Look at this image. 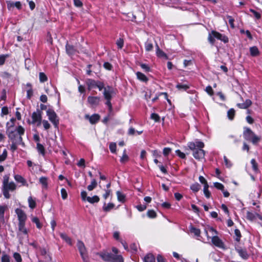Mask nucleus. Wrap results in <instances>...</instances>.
<instances>
[{
    "mask_svg": "<svg viewBox=\"0 0 262 262\" xmlns=\"http://www.w3.org/2000/svg\"><path fill=\"white\" fill-rule=\"evenodd\" d=\"M9 174L3 177V189L13 191L16 188V185L13 182H9Z\"/></svg>",
    "mask_w": 262,
    "mask_h": 262,
    "instance_id": "f257e3e1",
    "label": "nucleus"
},
{
    "mask_svg": "<svg viewBox=\"0 0 262 262\" xmlns=\"http://www.w3.org/2000/svg\"><path fill=\"white\" fill-rule=\"evenodd\" d=\"M188 146L190 149L193 151V156L196 159H201L204 157L205 151L203 149H196L193 142H189L188 144Z\"/></svg>",
    "mask_w": 262,
    "mask_h": 262,
    "instance_id": "f03ea898",
    "label": "nucleus"
},
{
    "mask_svg": "<svg viewBox=\"0 0 262 262\" xmlns=\"http://www.w3.org/2000/svg\"><path fill=\"white\" fill-rule=\"evenodd\" d=\"M77 246L83 262H89L87 251L84 243L80 241H78Z\"/></svg>",
    "mask_w": 262,
    "mask_h": 262,
    "instance_id": "7ed1b4c3",
    "label": "nucleus"
},
{
    "mask_svg": "<svg viewBox=\"0 0 262 262\" xmlns=\"http://www.w3.org/2000/svg\"><path fill=\"white\" fill-rule=\"evenodd\" d=\"M17 133L19 135V139L18 141H11L12 144L10 146V148L12 151H14L17 149V145L20 144L22 142L21 136L25 133V128L21 125H19L17 129Z\"/></svg>",
    "mask_w": 262,
    "mask_h": 262,
    "instance_id": "20e7f679",
    "label": "nucleus"
},
{
    "mask_svg": "<svg viewBox=\"0 0 262 262\" xmlns=\"http://www.w3.org/2000/svg\"><path fill=\"white\" fill-rule=\"evenodd\" d=\"M47 115L50 121L53 124L55 127H57L59 124V120L56 113L51 109L47 111Z\"/></svg>",
    "mask_w": 262,
    "mask_h": 262,
    "instance_id": "39448f33",
    "label": "nucleus"
},
{
    "mask_svg": "<svg viewBox=\"0 0 262 262\" xmlns=\"http://www.w3.org/2000/svg\"><path fill=\"white\" fill-rule=\"evenodd\" d=\"M41 111L39 110H37L32 114V124H36L37 126H39L41 123Z\"/></svg>",
    "mask_w": 262,
    "mask_h": 262,
    "instance_id": "423d86ee",
    "label": "nucleus"
},
{
    "mask_svg": "<svg viewBox=\"0 0 262 262\" xmlns=\"http://www.w3.org/2000/svg\"><path fill=\"white\" fill-rule=\"evenodd\" d=\"M17 127L15 130H8L6 132L7 135L11 141H18L19 139V135L17 131Z\"/></svg>",
    "mask_w": 262,
    "mask_h": 262,
    "instance_id": "0eeeda50",
    "label": "nucleus"
},
{
    "mask_svg": "<svg viewBox=\"0 0 262 262\" xmlns=\"http://www.w3.org/2000/svg\"><path fill=\"white\" fill-rule=\"evenodd\" d=\"M15 212L18 217V219L19 221L18 223H25L26 220L27 219V215L24 212V211L20 209L17 208L15 210Z\"/></svg>",
    "mask_w": 262,
    "mask_h": 262,
    "instance_id": "6e6552de",
    "label": "nucleus"
},
{
    "mask_svg": "<svg viewBox=\"0 0 262 262\" xmlns=\"http://www.w3.org/2000/svg\"><path fill=\"white\" fill-rule=\"evenodd\" d=\"M28 230L25 227V223H18V231L17 232V235L19 236H27Z\"/></svg>",
    "mask_w": 262,
    "mask_h": 262,
    "instance_id": "1a4fd4ad",
    "label": "nucleus"
},
{
    "mask_svg": "<svg viewBox=\"0 0 262 262\" xmlns=\"http://www.w3.org/2000/svg\"><path fill=\"white\" fill-rule=\"evenodd\" d=\"M212 36L216 38V39L220 40L222 41H223L224 43H227L228 42V37L225 36V35L222 34L220 33L219 32H217L215 31H212Z\"/></svg>",
    "mask_w": 262,
    "mask_h": 262,
    "instance_id": "9d476101",
    "label": "nucleus"
},
{
    "mask_svg": "<svg viewBox=\"0 0 262 262\" xmlns=\"http://www.w3.org/2000/svg\"><path fill=\"white\" fill-rule=\"evenodd\" d=\"M211 242L214 246L220 248H223L224 247L223 242L217 236L213 235L211 238Z\"/></svg>",
    "mask_w": 262,
    "mask_h": 262,
    "instance_id": "9b49d317",
    "label": "nucleus"
},
{
    "mask_svg": "<svg viewBox=\"0 0 262 262\" xmlns=\"http://www.w3.org/2000/svg\"><path fill=\"white\" fill-rule=\"evenodd\" d=\"M254 134L249 128H245L243 133L244 138L248 141H250Z\"/></svg>",
    "mask_w": 262,
    "mask_h": 262,
    "instance_id": "f8f14e48",
    "label": "nucleus"
},
{
    "mask_svg": "<svg viewBox=\"0 0 262 262\" xmlns=\"http://www.w3.org/2000/svg\"><path fill=\"white\" fill-rule=\"evenodd\" d=\"M113 93V89L112 88L107 86L104 88L103 95L105 99H111Z\"/></svg>",
    "mask_w": 262,
    "mask_h": 262,
    "instance_id": "ddd939ff",
    "label": "nucleus"
},
{
    "mask_svg": "<svg viewBox=\"0 0 262 262\" xmlns=\"http://www.w3.org/2000/svg\"><path fill=\"white\" fill-rule=\"evenodd\" d=\"M99 255L104 261L112 262L113 254L107 252H103L99 254Z\"/></svg>",
    "mask_w": 262,
    "mask_h": 262,
    "instance_id": "4468645a",
    "label": "nucleus"
},
{
    "mask_svg": "<svg viewBox=\"0 0 262 262\" xmlns=\"http://www.w3.org/2000/svg\"><path fill=\"white\" fill-rule=\"evenodd\" d=\"M7 7L9 10H11L15 7L18 9H20L21 8V4L20 2L8 1L7 2Z\"/></svg>",
    "mask_w": 262,
    "mask_h": 262,
    "instance_id": "2eb2a0df",
    "label": "nucleus"
},
{
    "mask_svg": "<svg viewBox=\"0 0 262 262\" xmlns=\"http://www.w3.org/2000/svg\"><path fill=\"white\" fill-rule=\"evenodd\" d=\"M100 98L98 97L89 96L88 98V102L92 105H98L100 102Z\"/></svg>",
    "mask_w": 262,
    "mask_h": 262,
    "instance_id": "dca6fc26",
    "label": "nucleus"
},
{
    "mask_svg": "<svg viewBox=\"0 0 262 262\" xmlns=\"http://www.w3.org/2000/svg\"><path fill=\"white\" fill-rule=\"evenodd\" d=\"M237 252L238 253L239 256L243 259H247L249 255L245 249H242L241 248H237L236 249Z\"/></svg>",
    "mask_w": 262,
    "mask_h": 262,
    "instance_id": "f3484780",
    "label": "nucleus"
},
{
    "mask_svg": "<svg viewBox=\"0 0 262 262\" xmlns=\"http://www.w3.org/2000/svg\"><path fill=\"white\" fill-rule=\"evenodd\" d=\"M66 48L67 53L70 56L74 55L77 52L76 49L72 45L67 44Z\"/></svg>",
    "mask_w": 262,
    "mask_h": 262,
    "instance_id": "a211bd4d",
    "label": "nucleus"
},
{
    "mask_svg": "<svg viewBox=\"0 0 262 262\" xmlns=\"http://www.w3.org/2000/svg\"><path fill=\"white\" fill-rule=\"evenodd\" d=\"M85 117L89 119V121L91 124L96 123L97 121H99L100 119V116L98 114H94L90 117L89 115H86Z\"/></svg>",
    "mask_w": 262,
    "mask_h": 262,
    "instance_id": "6ab92c4d",
    "label": "nucleus"
},
{
    "mask_svg": "<svg viewBox=\"0 0 262 262\" xmlns=\"http://www.w3.org/2000/svg\"><path fill=\"white\" fill-rule=\"evenodd\" d=\"M156 54L159 57L164 58L166 59H168L167 55L160 49L159 46L156 43Z\"/></svg>",
    "mask_w": 262,
    "mask_h": 262,
    "instance_id": "aec40b11",
    "label": "nucleus"
},
{
    "mask_svg": "<svg viewBox=\"0 0 262 262\" xmlns=\"http://www.w3.org/2000/svg\"><path fill=\"white\" fill-rule=\"evenodd\" d=\"M145 49L146 52H150L153 50L154 45L150 39H148L145 42Z\"/></svg>",
    "mask_w": 262,
    "mask_h": 262,
    "instance_id": "412c9836",
    "label": "nucleus"
},
{
    "mask_svg": "<svg viewBox=\"0 0 262 262\" xmlns=\"http://www.w3.org/2000/svg\"><path fill=\"white\" fill-rule=\"evenodd\" d=\"M15 119L11 118L10 121L8 122L6 124V132H8V130H15L16 128L14 127V122Z\"/></svg>",
    "mask_w": 262,
    "mask_h": 262,
    "instance_id": "4be33fe9",
    "label": "nucleus"
},
{
    "mask_svg": "<svg viewBox=\"0 0 262 262\" xmlns=\"http://www.w3.org/2000/svg\"><path fill=\"white\" fill-rule=\"evenodd\" d=\"M252 104V102L250 99H247L245 102L237 104L239 108L242 109H246Z\"/></svg>",
    "mask_w": 262,
    "mask_h": 262,
    "instance_id": "5701e85b",
    "label": "nucleus"
},
{
    "mask_svg": "<svg viewBox=\"0 0 262 262\" xmlns=\"http://www.w3.org/2000/svg\"><path fill=\"white\" fill-rule=\"evenodd\" d=\"M14 178L16 182L21 183L22 185H27L26 180L21 176L16 174L14 176Z\"/></svg>",
    "mask_w": 262,
    "mask_h": 262,
    "instance_id": "b1692460",
    "label": "nucleus"
},
{
    "mask_svg": "<svg viewBox=\"0 0 262 262\" xmlns=\"http://www.w3.org/2000/svg\"><path fill=\"white\" fill-rule=\"evenodd\" d=\"M258 215H259L257 213H256L254 212H251L250 211H247L246 217L247 219H248L250 221H253L254 219H255L256 217H257L258 218Z\"/></svg>",
    "mask_w": 262,
    "mask_h": 262,
    "instance_id": "393cba45",
    "label": "nucleus"
},
{
    "mask_svg": "<svg viewBox=\"0 0 262 262\" xmlns=\"http://www.w3.org/2000/svg\"><path fill=\"white\" fill-rule=\"evenodd\" d=\"M136 75L137 77V78L143 82H147L148 81L147 77L143 73L140 72H137L136 73Z\"/></svg>",
    "mask_w": 262,
    "mask_h": 262,
    "instance_id": "a878e982",
    "label": "nucleus"
},
{
    "mask_svg": "<svg viewBox=\"0 0 262 262\" xmlns=\"http://www.w3.org/2000/svg\"><path fill=\"white\" fill-rule=\"evenodd\" d=\"M144 262H155V258L154 256L151 254H147L144 258Z\"/></svg>",
    "mask_w": 262,
    "mask_h": 262,
    "instance_id": "bb28decb",
    "label": "nucleus"
},
{
    "mask_svg": "<svg viewBox=\"0 0 262 262\" xmlns=\"http://www.w3.org/2000/svg\"><path fill=\"white\" fill-rule=\"evenodd\" d=\"M29 207L33 209L36 207V203L35 201L32 198V196H29L28 199Z\"/></svg>",
    "mask_w": 262,
    "mask_h": 262,
    "instance_id": "cd10ccee",
    "label": "nucleus"
},
{
    "mask_svg": "<svg viewBox=\"0 0 262 262\" xmlns=\"http://www.w3.org/2000/svg\"><path fill=\"white\" fill-rule=\"evenodd\" d=\"M100 200V199L98 196L94 195L93 197H88L87 201L91 204H94L95 203H98Z\"/></svg>",
    "mask_w": 262,
    "mask_h": 262,
    "instance_id": "c85d7f7f",
    "label": "nucleus"
},
{
    "mask_svg": "<svg viewBox=\"0 0 262 262\" xmlns=\"http://www.w3.org/2000/svg\"><path fill=\"white\" fill-rule=\"evenodd\" d=\"M60 236L61 238L63 239L66 243L70 245H72L71 238L69 237L67 234L63 233H60Z\"/></svg>",
    "mask_w": 262,
    "mask_h": 262,
    "instance_id": "c756f323",
    "label": "nucleus"
},
{
    "mask_svg": "<svg viewBox=\"0 0 262 262\" xmlns=\"http://www.w3.org/2000/svg\"><path fill=\"white\" fill-rule=\"evenodd\" d=\"M250 54L252 56H256L259 55V51L256 47H252L250 48Z\"/></svg>",
    "mask_w": 262,
    "mask_h": 262,
    "instance_id": "7c9ffc66",
    "label": "nucleus"
},
{
    "mask_svg": "<svg viewBox=\"0 0 262 262\" xmlns=\"http://www.w3.org/2000/svg\"><path fill=\"white\" fill-rule=\"evenodd\" d=\"M97 182L96 180L93 179L92 180L91 184L88 186L87 189L89 191H92L97 187Z\"/></svg>",
    "mask_w": 262,
    "mask_h": 262,
    "instance_id": "2f4dec72",
    "label": "nucleus"
},
{
    "mask_svg": "<svg viewBox=\"0 0 262 262\" xmlns=\"http://www.w3.org/2000/svg\"><path fill=\"white\" fill-rule=\"evenodd\" d=\"M114 207L115 205L113 203H110L107 204L106 205L105 203H104V206L103 207V209L104 211L108 212L113 208H114Z\"/></svg>",
    "mask_w": 262,
    "mask_h": 262,
    "instance_id": "473e14b6",
    "label": "nucleus"
},
{
    "mask_svg": "<svg viewBox=\"0 0 262 262\" xmlns=\"http://www.w3.org/2000/svg\"><path fill=\"white\" fill-rule=\"evenodd\" d=\"M97 82L92 79H88L86 81V84L88 85L89 89H91L92 88H95L97 84Z\"/></svg>",
    "mask_w": 262,
    "mask_h": 262,
    "instance_id": "72a5a7b5",
    "label": "nucleus"
},
{
    "mask_svg": "<svg viewBox=\"0 0 262 262\" xmlns=\"http://www.w3.org/2000/svg\"><path fill=\"white\" fill-rule=\"evenodd\" d=\"M112 262H123V259L120 255H113Z\"/></svg>",
    "mask_w": 262,
    "mask_h": 262,
    "instance_id": "f704fd0d",
    "label": "nucleus"
},
{
    "mask_svg": "<svg viewBox=\"0 0 262 262\" xmlns=\"http://www.w3.org/2000/svg\"><path fill=\"white\" fill-rule=\"evenodd\" d=\"M7 209V206H0V219L4 221V213Z\"/></svg>",
    "mask_w": 262,
    "mask_h": 262,
    "instance_id": "c9c22d12",
    "label": "nucleus"
},
{
    "mask_svg": "<svg viewBox=\"0 0 262 262\" xmlns=\"http://www.w3.org/2000/svg\"><path fill=\"white\" fill-rule=\"evenodd\" d=\"M227 116L229 119L233 120L235 116V110L233 108H230L227 112Z\"/></svg>",
    "mask_w": 262,
    "mask_h": 262,
    "instance_id": "e433bc0d",
    "label": "nucleus"
},
{
    "mask_svg": "<svg viewBox=\"0 0 262 262\" xmlns=\"http://www.w3.org/2000/svg\"><path fill=\"white\" fill-rule=\"evenodd\" d=\"M48 179L46 177H42L39 179V182L42 184L44 188H47L48 186Z\"/></svg>",
    "mask_w": 262,
    "mask_h": 262,
    "instance_id": "4c0bfd02",
    "label": "nucleus"
},
{
    "mask_svg": "<svg viewBox=\"0 0 262 262\" xmlns=\"http://www.w3.org/2000/svg\"><path fill=\"white\" fill-rule=\"evenodd\" d=\"M32 221L36 224L37 228H41L42 224L40 223L39 219L37 217H32Z\"/></svg>",
    "mask_w": 262,
    "mask_h": 262,
    "instance_id": "58836bf2",
    "label": "nucleus"
},
{
    "mask_svg": "<svg viewBox=\"0 0 262 262\" xmlns=\"http://www.w3.org/2000/svg\"><path fill=\"white\" fill-rule=\"evenodd\" d=\"M37 149L40 154L42 155H45V148L43 146L39 143H37Z\"/></svg>",
    "mask_w": 262,
    "mask_h": 262,
    "instance_id": "ea45409f",
    "label": "nucleus"
},
{
    "mask_svg": "<svg viewBox=\"0 0 262 262\" xmlns=\"http://www.w3.org/2000/svg\"><path fill=\"white\" fill-rule=\"evenodd\" d=\"M190 231L191 233H193L195 236H200V233H201V231H200V229L194 228V227H191L190 228Z\"/></svg>",
    "mask_w": 262,
    "mask_h": 262,
    "instance_id": "a19ab883",
    "label": "nucleus"
},
{
    "mask_svg": "<svg viewBox=\"0 0 262 262\" xmlns=\"http://www.w3.org/2000/svg\"><path fill=\"white\" fill-rule=\"evenodd\" d=\"M200 185L198 183H194L190 186L191 189L194 192H198L200 190Z\"/></svg>",
    "mask_w": 262,
    "mask_h": 262,
    "instance_id": "79ce46f5",
    "label": "nucleus"
},
{
    "mask_svg": "<svg viewBox=\"0 0 262 262\" xmlns=\"http://www.w3.org/2000/svg\"><path fill=\"white\" fill-rule=\"evenodd\" d=\"M209 186L208 184L204 186V193L206 198H209L210 196V192L208 190Z\"/></svg>",
    "mask_w": 262,
    "mask_h": 262,
    "instance_id": "37998d69",
    "label": "nucleus"
},
{
    "mask_svg": "<svg viewBox=\"0 0 262 262\" xmlns=\"http://www.w3.org/2000/svg\"><path fill=\"white\" fill-rule=\"evenodd\" d=\"M193 144L196 149H202L204 147V143L201 141H197L195 143L193 142Z\"/></svg>",
    "mask_w": 262,
    "mask_h": 262,
    "instance_id": "c03bdc74",
    "label": "nucleus"
},
{
    "mask_svg": "<svg viewBox=\"0 0 262 262\" xmlns=\"http://www.w3.org/2000/svg\"><path fill=\"white\" fill-rule=\"evenodd\" d=\"M128 160V157L126 154V150L124 149L123 151V154L122 157L120 159V162L121 163H125L127 162Z\"/></svg>",
    "mask_w": 262,
    "mask_h": 262,
    "instance_id": "a18cd8bd",
    "label": "nucleus"
},
{
    "mask_svg": "<svg viewBox=\"0 0 262 262\" xmlns=\"http://www.w3.org/2000/svg\"><path fill=\"white\" fill-rule=\"evenodd\" d=\"M117 195L118 200L120 202H124L125 200V196L123 194L119 191L117 192Z\"/></svg>",
    "mask_w": 262,
    "mask_h": 262,
    "instance_id": "49530a36",
    "label": "nucleus"
},
{
    "mask_svg": "<svg viewBox=\"0 0 262 262\" xmlns=\"http://www.w3.org/2000/svg\"><path fill=\"white\" fill-rule=\"evenodd\" d=\"M39 80L41 82H45L47 80V76L42 72H40L39 75Z\"/></svg>",
    "mask_w": 262,
    "mask_h": 262,
    "instance_id": "de8ad7c7",
    "label": "nucleus"
},
{
    "mask_svg": "<svg viewBox=\"0 0 262 262\" xmlns=\"http://www.w3.org/2000/svg\"><path fill=\"white\" fill-rule=\"evenodd\" d=\"M213 185L216 188L221 190V191H223L224 189V185L220 183L215 182L213 183Z\"/></svg>",
    "mask_w": 262,
    "mask_h": 262,
    "instance_id": "09e8293b",
    "label": "nucleus"
},
{
    "mask_svg": "<svg viewBox=\"0 0 262 262\" xmlns=\"http://www.w3.org/2000/svg\"><path fill=\"white\" fill-rule=\"evenodd\" d=\"M260 139V138L259 137L254 134L250 141L252 142L253 144H255L259 141Z\"/></svg>",
    "mask_w": 262,
    "mask_h": 262,
    "instance_id": "8fccbe9b",
    "label": "nucleus"
},
{
    "mask_svg": "<svg viewBox=\"0 0 262 262\" xmlns=\"http://www.w3.org/2000/svg\"><path fill=\"white\" fill-rule=\"evenodd\" d=\"M147 216L150 218H155L156 217V213L153 210H148L147 212Z\"/></svg>",
    "mask_w": 262,
    "mask_h": 262,
    "instance_id": "3c124183",
    "label": "nucleus"
},
{
    "mask_svg": "<svg viewBox=\"0 0 262 262\" xmlns=\"http://www.w3.org/2000/svg\"><path fill=\"white\" fill-rule=\"evenodd\" d=\"M176 88L180 90H186L187 89H188L189 88V86L186 84H182L179 83L176 85Z\"/></svg>",
    "mask_w": 262,
    "mask_h": 262,
    "instance_id": "603ef678",
    "label": "nucleus"
},
{
    "mask_svg": "<svg viewBox=\"0 0 262 262\" xmlns=\"http://www.w3.org/2000/svg\"><path fill=\"white\" fill-rule=\"evenodd\" d=\"M7 157V151L5 149L3 150L2 155H0V162L4 161Z\"/></svg>",
    "mask_w": 262,
    "mask_h": 262,
    "instance_id": "864d4df0",
    "label": "nucleus"
},
{
    "mask_svg": "<svg viewBox=\"0 0 262 262\" xmlns=\"http://www.w3.org/2000/svg\"><path fill=\"white\" fill-rule=\"evenodd\" d=\"M13 257L16 262H21L22 260L21 257L18 253L15 252L13 254Z\"/></svg>",
    "mask_w": 262,
    "mask_h": 262,
    "instance_id": "5fc2aeb1",
    "label": "nucleus"
},
{
    "mask_svg": "<svg viewBox=\"0 0 262 262\" xmlns=\"http://www.w3.org/2000/svg\"><path fill=\"white\" fill-rule=\"evenodd\" d=\"M250 11L253 13V15L254 16V17L256 18L259 19L261 18V15L258 12L255 11L254 10H253L252 9H250Z\"/></svg>",
    "mask_w": 262,
    "mask_h": 262,
    "instance_id": "6e6d98bb",
    "label": "nucleus"
},
{
    "mask_svg": "<svg viewBox=\"0 0 262 262\" xmlns=\"http://www.w3.org/2000/svg\"><path fill=\"white\" fill-rule=\"evenodd\" d=\"M251 163L252 165L253 169L255 172H257L258 171V167H257V164L256 161L253 159L251 161Z\"/></svg>",
    "mask_w": 262,
    "mask_h": 262,
    "instance_id": "4d7b16f0",
    "label": "nucleus"
},
{
    "mask_svg": "<svg viewBox=\"0 0 262 262\" xmlns=\"http://www.w3.org/2000/svg\"><path fill=\"white\" fill-rule=\"evenodd\" d=\"M110 149L111 151L113 153H115L116 150V144L114 142H112L110 144Z\"/></svg>",
    "mask_w": 262,
    "mask_h": 262,
    "instance_id": "13d9d810",
    "label": "nucleus"
},
{
    "mask_svg": "<svg viewBox=\"0 0 262 262\" xmlns=\"http://www.w3.org/2000/svg\"><path fill=\"white\" fill-rule=\"evenodd\" d=\"M41 122L42 123L43 127L45 129L47 130L50 128L51 126L47 120H43Z\"/></svg>",
    "mask_w": 262,
    "mask_h": 262,
    "instance_id": "bf43d9fd",
    "label": "nucleus"
},
{
    "mask_svg": "<svg viewBox=\"0 0 262 262\" xmlns=\"http://www.w3.org/2000/svg\"><path fill=\"white\" fill-rule=\"evenodd\" d=\"M61 194L62 199L65 200L68 197V194L66 190L64 188H62L61 189Z\"/></svg>",
    "mask_w": 262,
    "mask_h": 262,
    "instance_id": "052dcab7",
    "label": "nucleus"
},
{
    "mask_svg": "<svg viewBox=\"0 0 262 262\" xmlns=\"http://www.w3.org/2000/svg\"><path fill=\"white\" fill-rule=\"evenodd\" d=\"M224 162H225V164L226 165V166L228 167V168H230L232 166V163H231V162L227 159V158L226 157V156H224Z\"/></svg>",
    "mask_w": 262,
    "mask_h": 262,
    "instance_id": "680f3d73",
    "label": "nucleus"
},
{
    "mask_svg": "<svg viewBox=\"0 0 262 262\" xmlns=\"http://www.w3.org/2000/svg\"><path fill=\"white\" fill-rule=\"evenodd\" d=\"M234 233L236 236V239H235L236 241H239L240 240V238L241 237L240 231L238 229H236L234 230Z\"/></svg>",
    "mask_w": 262,
    "mask_h": 262,
    "instance_id": "e2e57ef3",
    "label": "nucleus"
},
{
    "mask_svg": "<svg viewBox=\"0 0 262 262\" xmlns=\"http://www.w3.org/2000/svg\"><path fill=\"white\" fill-rule=\"evenodd\" d=\"M116 43L119 49H122L124 44L123 40L121 38H119L117 40Z\"/></svg>",
    "mask_w": 262,
    "mask_h": 262,
    "instance_id": "0e129e2a",
    "label": "nucleus"
},
{
    "mask_svg": "<svg viewBox=\"0 0 262 262\" xmlns=\"http://www.w3.org/2000/svg\"><path fill=\"white\" fill-rule=\"evenodd\" d=\"M2 262H10V257L7 254H3L2 257Z\"/></svg>",
    "mask_w": 262,
    "mask_h": 262,
    "instance_id": "69168bd1",
    "label": "nucleus"
},
{
    "mask_svg": "<svg viewBox=\"0 0 262 262\" xmlns=\"http://www.w3.org/2000/svg\"><path fill=\"white\" fill-rule=\"evenodd\" d=\"M151 118L153 120H154L156 122H158L160 120V117L159 116L155 113H152L151 115Z\"/></svg>",
    "mask_w": 262,
    "mask_h": 262,
    "instance_id": "338daca9",
    "label": "nucleus"
},
{
    "mask_svg": "<svg viewBox=\"0 0 262 262\" xmlns=\"http://www.w3.org/2000/svg\"><path fill=\"white\" fill-rule=\"evenodd\" d=\"M171 151V149L169 147H165L163 149V153L165 156H167Z\"/></svg>",
    "mask_w": 262,
    "mask_h": 262,
    "instance_id": "774afa93",
    "label": "nucleus"
}]
</instances>
